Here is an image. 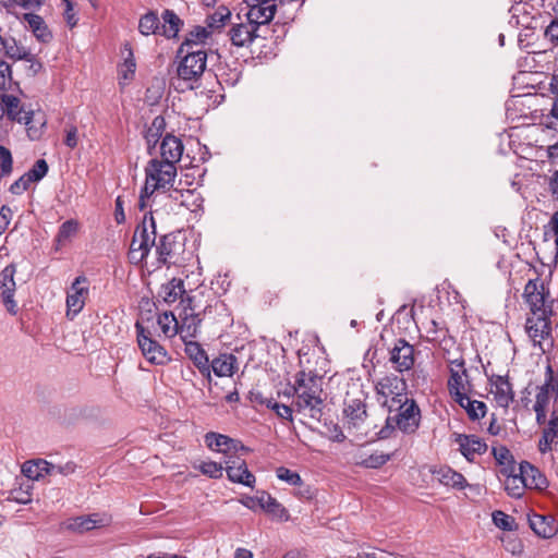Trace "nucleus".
<instances>
[{"label":"nucleus","instance_id":"1","mask_svg":"<svg viewBox=\"0 0 558 558\" xmlns=\"http://www.w3.org/2000/svg\"><path fill=\"white\" fill-rule=\"evenodd\" d=\"M293 389V407L299 413L319 420L324 400L322 398V379L313 373L299 372L295 375Z\"/></svg>","mask_w":558,"mask_h":558},{"label":"nucleus","instance_id":"2","mask_svg":"<svg viewBox=\"0 0 558 558\" xmlns=\"http://www.w3.org/2000/svg\"><path fill=\"white\" fill-rule=\"evenodd\" d=\"M145 184L138 198V207L144 210L148 201L156 191H168L173 186L177 178V166L162 161L153 155L145 166Z\"/></svg>","mask_w":558,"mask_h":558},{"label":"nucleus","instance_id":"3","mask_svg":"<svg viewBox=\"0 0 558 558\" xmlns=\"http://www.w3.org/2000/svg\"><path fill=\"white\" fill-rule=\"evenodd\" d=\"M5 114L13 121L23 123L32 141L39 140L46 125L45 113L40 110H25L20 106V99L13 95H3Z\"/></svg>","mask_w":558,"mask_h":558},{"label":"nucleus","instance_id":"4","mask_svg":"<svg viewBox=\"0 0 558 558\" xmlns=\"http://www.w3.org/2000/svg\"><path fill=\"white\" fill-rule=\"evenodd\" d=\"M392 411H397L398 413L393 417H387L386 426L378 433L380 438H387L389 436L390 430L395 428L393 423L404 434H412L418 428L421 411L413 399L409 397L402 399L400 403H396Z\"/></svg>","mask_w":558,"mask_h":558},{"label":"nucleus","instance_id":"5","mask_svg":"<svg viewBox=\"0 0 558 558\" xmlns=\"http://www.w3.org/2000/svg\"><path fill=\"white\" fill-rule=\"evenodd\" d=\"M156 242V226L151 213H145L142 225L137 226L130 245L129 257L133 263L142 262Z\"/></svg>","mask_w":558,"mask_h":558},{"label":"nucleus","instance_id":"6","mask_svg":"<svg viewBox=\"0 0 558 558\" xmlns=\"http://www.w3.org/2000/svg\"><path fill=\"white\" fill-rule=\"evenodd\" d=\"M448 363L449 378L447 387L450 397L457 403H462L463 395L468 393L471 389L469 373L465 368L464 360L461 356L451 357L445 356Z\"/></svg>","mask_w":558,"mask_h":558},{"label":"nucleus","instance_id":"7","mask_svg":"<svg viewBox=\"0 0 558 558\" xmlns=\"http://www.w3.org/2000/svg\"><path fill=\"white\" fill-rule=\"evenodd\" d=\"M366 396L357 385L347 392L343 402L344 424L349 428L361 429L367 418Z\"/></svg>","mask_w":558,"mask_h":558},{"label":"nucleus","instance_id":"8","mask_svg":"<svg viewBox=\"0 0 558 558\" xmlns=\"http://www.w3.org/2000/svg\"><path fill=\"white\" fill-rule=\"evenodd\" d=\"M137 344L145 360L153 365H166L171 359L167 350L141 323L135 324Z\"/></svg>","mask_w":558,"mask_h":558},{"label":"nucleus","instance_id":"9","mask_svg":"<svg viewBox=\"0 0 558 558\" xmlns=\"http://www.w3.org/2000/svg\"><path fill=\"white\" fill-rule=\"evenodd\" d=\"M550 316L551 314H534L527 317L525 324L529 337L534 345H538L543 352H546L554 345Z\"/></svg>","mask_w":558,"mask_h":558},{"label":"nucleus","instance_id":"10","mask_svg":"<svg viewBox=\"0 0 558 558\" xmlns=\"http://www.w3.org/2000/svg\"><path fill=\"white\" fill-rule=\"evenodd\" d=\"M184 52L185 56L177 68L178 77L185 82L197 81L206 70L207 53L203 49L184 50Z\"/></svg>","mask_w":558,"mask_h":558},{"label":"nucleus","instance_id":"11","mask_svg":"<svg viewBox=\"0 0 558 558\" xmlns=\"http://www.w3.org/2000/svg\"><path fill=\"white\" fill-rule=\"evenodd\" d=\"M405 389V381L395 375L385 376L376 384V391L385 398L383 404L388 408L389 412H392L396 403H400L408 397Z\"/></svg>","mask_w":558,"mask_h":558},{"label":"nucleus","instance_id":"12","mask_svg":"<svg viewBox=\"0 0 558 558\" xmlns=\"http://www.w3.org/2000/svg\"><path fill=\"white\" fill-rule=\"evenodd\" d=\"M524 298L529 304L532 315L553 314V301L544 283L536 280H529L524 287Z\"/></svg>","mask_w":558,"mask_h":558},{"label":"nucleus","instance_id":"13","mask_svg":"<svg viewBox=\"0 0 558 558\" xmlns=\"http://www.w3.org/2000/svg\"><path fill=\"white\" fill-rule=\"evenodd\" d=\"M89 294V284L85 276H78L74 279L66 291V317L74 319L84 308Z\"/></svg>","mask_w":558,"mask_h":558},{"label":"nucleus","instance_id":"14","mask_svg":"<svg viewBox=\"0 0 558 558\" xmlns=\"http://www.w3.org/2000/svg\"><path fill=\"white\" fill-rule=\"evenodd\" d=\"M556 390L554 372L550 366L547 367L546 380L544 385L538 388L535 397V403L533 409L536 414V422L538 425H543L547 418L548 407L551 399V391Z\"/></svg>","mask_w":558,"mask_h":558},{"label":"nucleus","instance_id":"15","mask_svg":"<svg viewBox=\"0 0 558 558\" xmlns=\"http://www.w3.org/2000/svg\"><path fill=\"white\" fill-rule=\"evenodd\" d=\"M245 3L248 8L245 17L257 29L260 25L268 24L277 11L274 0H245Z\"/></svg>","mask_w":558,"mask_h":558},{"label":"nucleus","instance_id":"16","mask_svg":"<svg viewBox=\"0 0 558 558\" xmlns=\"http://www.w3.org/2000/svg\"><path fill=\"white\" fill-rule=\"evenodd\" d=\"M389 362L398 373L410 371L415 362L414 347L404 339H398L389 352Z\"/></svg>","mask_w":558,"mask_h":558},{"label":"nucleus","instance_id":"17","mask_svg":"<svg viewBox=\"0 0 558 558\" xmlns=\"http://www.w3.org/2000/svg\"><path fill=\"white\" fill-rule=\"evenodd\" d=\"M15 272L16 268L12 264L4 267L0 272V296L7 311L12 315H16L17 313V304L14 300L16 289L14 281Z\"/></svg>","mask_w":558,"mask_h":558},{"label":"nucleus","instance_id":"18","mask_svg":"<svg viewBox=\"0 0 558 558\" xmlns=\"http://www.w3.org/2000/svg\"><path fill=\"white\" fill-rule=\"evenodd\" d=\"M225 470L228 478L238 484H242L247 487H253L255 483V476L247 469L246 462L234 456H228L225 459Z\"/></svg>","mask_w":558,"mask_h":558},{"label":"nucleus","instance_id":"19","mask_svg":"<svg viewBox=\"0 0 558 558\" xmlns=\"http://www.w3.org/2000/svg\"><path fill=\"white\" fill-rule=\"evenodd\" d=\"M111 515L107 513H93L80 515L68 520L65 527L73 532L84 533L94 529L108 526L111 523Z\"/></svg>","mask_w":558,"mask_h":558},{"label":"nucleus","instance_id":"20","mask_svg":"<svg viewBox=\"0 0 558 558\" xmlns=\"http://www.w3.org/2000/svg\"><path fill=\"white\" fill-rule=\"evenodd\" d=\"M204 439L206 446L211 451L223 453L225 459H228V456H232V452H236L239 449L247 451L238 440L219 433L209 432L205 435Z\"/></svg>","mask_w":558,"mask_h":558},{"label":"nucleus","instance_id":"21","mask_svg":"<svg viewBox=\"0 0 558 558\" xmlns=\"http://www.w3.org/2000/svg\"><path fill=\"white\" fill-rule=\"evenodd\" d=\"M454 442L459 446L461 454L470 462L487 450V445L475 435L453 434Z\"/></svg>","mask_w":558,"mask_h":558},{"label":"nucleus","instance_id":"22","mask_svg":"<svg viewBox=\"0 0 558 558\" xmlns=\"http://www.w3.org/2000/svg\"><path fill=\"white\" fill-rule=\"evenodd\" d=\"M157 323H158L162 333L168 338H171L179 332L183 339H185V337H187V336L195 337L196 329H197V326L195 324H194L193 330H191L192 329L191 325H189L186 328L184 325L179 327V323L172 312H163L162 314H160L158 316Z\"/></svg>","mask_w":558,"mask_h":558},{"label":"nucleus","instance_id":"23","mask_svg":"<svg viewBox=\"0 0 558 558\" xmlns=\"http://www.w3.org/2000/svg\"><path fill=\"white\" fill-rule=\"evenodd\" d=\"M184 146L182 141L168 133L166 134L159 145V156L158 158L166 162H171L173 166L181 160L183 154Z\"/></svg>","mask_w":558,"mask_h":558},{"label":"nucleus","instance_id":"24","mask_svg":"<svg viewBox=\"0 0 558 558\" xmlns=\"http://www.w3.org/2000/svg\"><path fill=\"white\" fill-rule=\"evenodd\" d=\"M256 26L247 20L234 23L229 31L230 40L233 46L247 47L258 36Z\"/></svg>","mask_w":558,"mask_h":558},{"label":"nucleus","instance_id":"25","mask_svg":"<svg viewBox=\"0 0 558 558\" xmlns=\"http://www.w3.org/2000/svg\"><path fill=\"white\" fill-rule=\"evenodd\" d=\"M518 471H520L527 489L542 490L548 486L546 476L531 463L522 461L518 465Z\"/></svg>","mask_w":558,"mask_h":558},{"label":"nucleus","instance_id":"26","mask_svg":"<svg viewBox=\"0 0 558 558\" xmlns=\"http://www.w3.org/2000/svg\"><path fill=\"white\" fill-rule=\"evenodd\" d=\"M490 393L499 407L507 408L513 400V391L510 383L504 376H493L490 378Z\"/></svg>","mask_w":558,"mask_h":558},{"label":"nucleus","instance_id":"27","mask_svg":"<svg viewBox=\"0 0 558 558\" xmlns=\"http://www.w3.org/2000/svg\"><path fill=\"white\" fill-rule=\"evenodd\" d=\"M500 472L505 476L504 485L507 494L512 498H521L527 488L518 466H511L510 470L501 469Z\"/></svg>","mask_w":558,"mask_h":558},{"label":"nucleus","instance_id":"28","mask_svg":"<svg viewBox=\"0 0 558 558\" xmlns=\"http://www.w3.org/2000/svg\"><path fill=\"white\" fill-rule=\"evenodd\" d=\"M529 524L533 532L543 538H550L558 531L556 521L551 515L529 514Z\"/></svg>","mask_w":558,"mask_h":558},{"label":"nucleus","instance_id":"29","mask_svg":"<svg viewBox=\"0 0 558 558\" xmlns=\"http://www.w3.org/2000/svg\"><path fill=\"white\" fill-rule=\"evenodd\" d=\"M185 353L193 361L201 374L210 380L209 360L201 344L194 341L185 342Z\"/></svg>","mask_w":558,"mask_h":558},{"label":"nucleus","instance_id":"30","mask_svg":"<svg viewBox=\"0 0 558 558\" xmlns=\"http://www.w3.org/2000/svg\"><path fill=\"white\" fill-rule=\"evenodd\" d=\"M31 53L23 46H19L12 37L0 36V61L4 58L12 60H29Z\"/></svg>","mask_w":558,"mask_h":558},{"label":"nucleus","instance_id":"31","mask_svg":"<svg viewBox=\"0 0 558 558\" xmlns=\"http://www.w3.org/2000/svg\"><path fill=\"white\" fill-rule=\"evenodd\" d=\"M56 465L43 460H31L22 464V473L32 481H38L46 474H54Z\"/></svg>","mask_w":558,"mask_h":558},{"label":"nucleus","instance_id":"32","mask_svg":"<svg viewBox=\"0 0 558 558\" xmlns=\"http://www.w3.org/2000/svg\"><path fill=\"white\" fill-rule=\"evenodd\" d=\"M178 245L170 235L161 236L159 243L156 246V253L158 262L167 267L177 264Z\"/></svg>","mask_w":558,"mask_h":558},{"label":"nucleus","instance_id":"33","mask_svg":"<svg viewBox=\"0 0 558 558\" xmlns=\"http://www.w3.org/2000/svg\"><path fill=\"white\" fill-rule=\"evenodd\" d=\"M210 366V371L218 377H230L238 368V360L232 354H221L214 359Z\"/></svg>","mask_w":558,"mask_h":558},{"label":"nucleus","instance_id":"34","mask_svg":"<svg viewBox=\"0 0 558 558\" xmlns=\"http://www.w3.org/2000/svg\"><path fill=\"white\" fill-rule=\"evenodd\" d=\"M435 477L445 486L462 489L466 486L465 477L449 466H442L434 472Z\"/></svg>","mask_w":558,"mask_h":558},{"label":"nucleus","instance_id":"35","mask_svg":"<svg viewBox=\"0 0 558 558\" xmlns=\"http://www.w3.org/2000/svg\"><path fill=\"white\" fill-rule=\"evenodd\" d=\"M211 35V32L206 26H195L187 34L185 40L182 43L179 53H184V50H196L198 46L204 44Z\"/></svg>","mask_w":558,"mask_h":558},{"label":"nucleus","instance_id":"36","mask_svg":"<svg viewBox=\"0 0 558 558\" xmlns=\"http://www.w3.org/2000/svg\"><path fill=\"white\" fill-rule=\"evenodd\" d=\"M166 129V121L161 116H157L154 118L150 126L147 129L145 133V140L147 143V151L149 156L155 154V148L157 143L161 137H163V132Z\"/></svg>","mask_w":558,"mask_h":558},{"label":"nucleus","instance_id":"37","mask_svg":"<svg viewBox=\"0 0 558 558\" xmlns=\"http://www.w3.org/2000/svg\"><path fill=\"white\" fill-rule=\"evenodd\" d=\"M161 19L163 23L160 25V35L167 38L177 37L183 25V21L172 10H165Z\"/></svg>","mask_w":558,"mask_h":558},{"label":"nucleus","instance_id":"38","mask_svg":"<svg viewBox=\"0 0 558 558\" xmlns=\"http://www.w3.org/2000/svg\"><path fill=\"white\" fill-rule=\"evenodd\" d=\"M184 293V283L181 279L173 278L166 284H162L159 296L167 304L174 303Z\"/></svg>","mask_w":558,"mask_h":558},{"label":"nucleus","instance_id":"39","mask_svg":"<svg viewBox=\"0 0 558 558\" xmlns=\"http://www.w3.org/2000/svg\"><path fill=\"white\" fill-rule=\"evenodd\" d=\"M558 440V415L549 421L548 426L543 430V436L538 441V449L542 453L551 450L553 445Z\"/></svg>","mask_w":558,"mask_h":558},{"label":"nucleus","instance_id":"40","mask_svg":"<svg viewBox=\"0 0 558 558\" xmlns=\"http://www.w3.org/2000/svg\"><path fill=\"white\" fill-rule=\"evenodd\" d=\"M462 403H458L463 408L470 420L476 421L485 416L487 407L483 401L472 400L468 393L463 395Z\"/></svg>","mask_w":558,"mask_h":558},{"label":"nucleus","instance_id":"41","mask_svg":"<svg viewBox=\"0 0 558 558\" xmlns=\"http://www.w3.org/2000/svg\"><path fill=\"white\" fill-rule=\"evenodd\" d=\"M25 19L29 25V28L39 40L46 43L51 38V33L39 15L26 14Z\"/></svg>","mask_w":558,"mask_h":558},{"label":"nucleus","instance_id":"42","mask_svg":"<svg viewBox=\"0 0 558 558\" xmlns=\"http://www.w3.org/2000/svg\"><path fill=\"white\" fill-rule=\"evenodd\" d=\"M138 29L144 36L151 34L160 35L161 26L156 13L148 12L143 15L138 23Z\"/></svg>","mask_w":558,"mask_h":558},{"label":"nucleus","instance_id":"43","mask_svg":"<svg viewBox=\"0 0 558 558\" xmlns=\"http://www.w3.org/2000/svg\"><path fill=\"white\" fill-rule=\"evenodd\" d=\"M231 12L226 7H219L213 14L206 19V27L213 33L225 26L226 22L230 19Z\"/></svg>","mask_w":558,"mask_h":558},{"label":"nucleus","instance_id":"44","mask_svg":"<svg viewBox=\"0 0 558 558\" xmlns=\"http://www.w3.org/2000/svg\"><path fill=\"white\" fill-rule=\"evenodd\" d=\"M78 231V222L76 220L70 219L64 221L58 231L57 242L59 245H63L65 242L70 241Z\"/></svg>","mask_w":558,"mask_h":558},{"label":"nucleus","instance_id":"45","mask_svg":"<svg viewBox=\"0 0 558 558\" xmlns=\"http://www.w3.org/2000/svg\"><path fill=\"white\" fill-rule=\"evenodd\" d=\"M390 458H391L390 454L375 452V453L368 454L365 458L361 457V460L356 461V464L365 466V468L376 469V468H379V466L384 465L385 463H387L390 460Z\"/></svg>","mask_w":558,"mask_h":558},{"label":"nucleus","instance_id":"46","mask_svg":"<svg viewBox=\"0 0 558 558\" xmlns=\"http://www.w3.org/2000/svg\"><path fill=\"white\" fill-rule=\"evenodd\" d=\"M547 90L553 100L548 117L558 121V75H553L550 77Z\"/></svg>","mask_w":558,"mask_h":558},{"label":"nucleus","instance_id":"47","mask_svg":"<svg viewBox=\"0 0 558 558\" xmlns=\"http://www.w3.org/2000/svg\"><path fill=\"white\" fill-rule=\"evenodd\" d=\"M197 469L202 472V474L216 480L222 477L225 470L222 463L215 461H204L197 466Z\"/></svg>","mask_w":558,"mask_h":558},{"label":"nucleus","instance_id":"48","mask_svg":"<svg viewBox=\"0 0 558 558\" xmlns=\"http://www.w3.org/2000/svg\"><path fill=\"white\" fill-rule=\"evenodd\" d=\"M260 403L265 404L267 408L274 410L279 417L292 421L293 410L291 407L278 403L277 401H275L271 398L270 399L265 398V399L260 400Z\"/></svg>","mask_w":558,"mask_h":558},{"label":"nucleus","instance_id":"49","mask_svg":"<svg viewBox=\"0 0 558 558\" xmlns=\"http://www.w3.org/2000/svg\"><path fill=\"white\" fill-rule=\"evenodd\" d=\"M492 517H493V522L497 527H499L504 531H512L514 529L515 523H514V519L511 515H509L500 510H496L493 512Z\"/></svg>","mask_w":558,"mask_h":558},{"label":"nucleus","instance_id":"50","mask_svg":"<svg viewBox=\"0 0 558 558\" xmlns=\"http://www.w3.org/2000/svg\"><path fill=\"white\" fill-rule=\"evenodd\" d=\"M493 454H494L495 460L500 465H502V469L510 470L511 466H515L513 464L512 456H511L509 449H507L506 447H504V446L495 447L493 449Z\"/></svg>","mask_w":558,"mask_h":558},{"label":"nucleus","instance_id":"51","mask_svg":"<svg viewBox=\"0 0 558 558\" xmlns=\"http://www.w3.org/2000/svg\"><path fill=\"white\" fill-rule=\"evenodd\" d=\"M276 475L280 481H283L292 486H301L302 478L299 473L293 472L284 466H280L276 470Z\"/></svg>","mask_w":558,"mask_h":558},{"label":"nucleus","instance_id":"52","mask_svg":"<svg viewBox=\"0 0 558 558\" xmlns=\"http://www.w3.org/2000/svg\"><path fill=\"white\" fill-rule=\"evenodd\" d=\"M170 197L174 201H180V204L182 206H190V198H193L192 204L195 206H198L199 195H195L193 190H186L182 191L179 189H174L173 193L170 195Z\"/></svg>","mask_w":558,"mask_h":558},{"label":"nucleus","instance_id":"53","mask_svg":"<svg viewBox=\"0 0 558 558\" xmlns=\"http://www.w3.org/2000/svg\"><path fill=\"white\" fill-rule=\"evenodd\" d=\"M264 511L277 519H280V520L289 519V513L286 510V508L274 497L267 504Z\"/></svg>","mask_w":558,"mask_h":558},{"label":"nucleus","instance_id":"54","mask_svg":"<svg viewBox=\"0 0 558 558\" xmlns=\"http://www.w3.org/2000/svg\"><path fill=\"white\" fill-rule=\"evenodd\" d=\"M48 172V165L46 160L39 159L35 162L32 169H29L25 174L31 179V181L38 182L40 181Z\"/></svg>","mask_w":558,"mask_h":558},{"label":"nucleus","instance_id":"55","mask_svg":"<svg viewBox=\"0 0 558 558\" xmlns=\"http://www.w3.org/2000/svg\"><path fill=\"white\" fill-rule=\"evenodd\" d=\"M135 68H136V64H135V61L133 58V53L130 50L129 57L125 58L124 62L119 68L120 77L123 78L124 81L131 80L134 76Z\"/></svg>","mask_w":558,"mask_h":558},{"label":"nucleus","instance_id":"56","mask_svg":"<svg viewBox=\"0 0 558 558\" xmlns=\"http://www.w3.org/2000/svg\"><path fill=\"white\" fill-rule=\"evenodd\" d=\"M12 155L4 146H0V178L12 171Z\"/></svg>","mask_w":558,"mask_h":558},{"label":"nucleus","instance_id":"57","mask_svg":"<svg viewBox=\"0 0 558 558\" xmlns=\"http://www.w3.org/2000/svg\"><path fill=\"white\" fill-rule=\"evenodd\" d=\"M544 37L553 46H558V17L554 19L545 28Z\"/></svg>","mask_w":558,"mask_h":558},{"label":"nucleus","instance_id":"58","mask_svg":"<svg viewBox=\"0 0 558 558\" xmlns=\"http://www.w3.org/2000/svg\"><path fill=\"white\" fill-rule=\"evenodd\" d=\"M32 183L31 179L24 173L20 179L11 184L10 192L14 195H21Z\"/></svg>","mask_w":558,"mask_h":558},{"label":"nucleus","instance_id":"59","mask_svg":"<svg viewBox=\"0 0 558 558\" xmlns=\"http://www.w3.org/2000/svg\"><path fill=\"white\" fill-rule=\"evenodd\" d=\"M63 3L65 5L63 13L64 20L66 24L72 28L77 24L78 19L76 17V13L73 9V3L70 0H63Z\"/></svg>","mask_w":558,"mask_h":558},{"label":"nucleus","instance_id":"60","mask_svg":"<svg viewBox=\"0 0 558 558\" xmlns=\"http://www.w3.org/2000/svg\"><path fill=\"white\" fill-rule=\"evenodd\" d=\"M12 218V211L9 207L3 206L0 209V235L7 230Z\"/></svg>","mask_w":558,"mask_h":558},{"label":"nucleus","instance_id":"61","mask_svg":"<svg viewBox=\"0 0 558 558\" xmlns=\"http://www.w3.org/2000/svg\"><path fill=\"white\" fill-rule=\"evenodd\" d=\"M11 80V70L7 62L0 61V89H4L7 83Z\"/></svg>","mask_w":558,"mask_h":558},{"label":"nucleus","instance_id":"62","mask_svg":"<svg viewBox=\"0 0 558 558\" xmlns=\"http://www.w3.org/2000/svg\"><path fill=\"white\" fill-rule=\"evenodd\" d=\"M78 138H77V129L75 126H71L66 130L64 144L69 148H75L77 146Z\"/></svg>","mask_w":558,"mask_h":558},{"label":"nucleus","instance_id":"63","mask_svg":"<svg viewBox=\"0 0 558 558\" xmlns=\"http://www.w3.org/2000/svg\"><path fill=\"white\" fill-rule=\"evenodd\" d=\"M272 496L267 492H260L255 498H251L264 510L267 504L271 500Z\"/></svg>","mask_w":558,"mask_h":558},{"label":"nucleus","instance_id":"64","mask_svg":"<svg viewBox=\"0 0 558 558\" xmlns=\"http://www.w3.org/2000/svg\"><path fill=\"white\" fill-rule=\"evenodd\" d=\"M549 190L551 195L558 199V170H556L549 181Z\"/></svg>","mask_w":558,"mask_h":558}]
</instances>
